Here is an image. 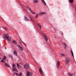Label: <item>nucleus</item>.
<instances>
[{"label":"nucleus","instance_id":"7c9ffc66","mask_svg":"<svg viewBox=\"0 0 76 76\" xmlns=\"http://www.w3.org/2000/svg\"><path fill=\"white\" fill-rule=\"evenodd\" d=\"M38 14H37V15H36V17H35V18H38Z\"/></svg>","mask_w":76,"mask_h":76},{"label":"nucleus","instance_id":"a19ab883","mask_svg":"<svg viewBox=\"0 0 76 76\" xmlns=\"http://www.w3.org/2000/svg\"><path fill=\"white\" fill-rule=\"evenodd\" d=\"M0 17H1V16H0Z\"/></svg>","mask_w":76,"mask_h":76},{"label":"nucleus","instance_id":"f8f14e48","mask_svg":"<svg viewBox=\"0 0 76 76\" xmlns=\"http://www.w3.org/2000/svg\"><path fill=\"white\" fill-rule=\"evenodd\" d=\"M4 65L6 67H8V68L10 67V66L9 64H7V63H5Z\"/></svg>","mask_w":76,"mask_h":76},{"label":"nucleus","instance_id":"ea45409f","mask_svg":"<svg viewBox=\"0 0 76 76\" xmlns=\"http://www.w3.org/2000/svg\"><path fill=\"white\" fill-rule=\"evenodd\" d=\"M1 58H0V60H1Z\"/></svg>","mask_w":76,"mask_h":76},{"label":"nucleus","instance_id":"f257e3e1","mask_svg":"<svg viewBox=\"0 0 76 76\" xmlns=\"http://www.w3.org/2000/svg\"><path fill=\"white\" fill-rule=\"evenodd\" d=\"M9 34H4V38L6 39V40H8L9 41H11V37H9Z\"/></svg>","mask_w":76,"mask_h":76},{"label":"nucleus","instance_id":"1a4fd4ad","mask_svg":"<svg viewBox=\"0 0 76 76\" xmlns=\"http://www.w3.org/2000/svg\"><path fill=\"white\" fill-rule=\"evenodd\" d=\"M43 35H44V37H45V39L46 41H48V38H47V36H46V35L45 34H44V33L43 34Z\"/></svg>","mask_w":76,"mask_h":76},{"label":"nucleus","instance_id":"a878e982","mask_svg":"<svg viewBox=\"0 0 76 76\" xmlns=\"http://www.w3.org/2000/svg\"><path fill=\"white\" fill-rule=\"evenodd\" d=\"M1 61L2 62V63H6V62H5L3 59H1Z\"/></svg>","mask_w":76,"mask_h":76},{"label":"nucleus","instance_id":"bb28decb","mask_svg":"<svg viewBox=\"0 0 76 76\" xmlns=\"http://www.w3.org/2000/svg\"><path fill=\"white\" fill-rule=\"evenodd\" d=\"M3 59H4V60H6V56H4L3 57Z\"/></svg>","mask_w":76,"mask_h":76},{"label":"nucleus","instance_id":"423d86ee","mask_svg":"<svg viewBox=\"0 0 76 76\" xmlns=\"http://www.w3.org/2000/svg\"><path fill=\"white\" fill-rule=\"evenodd\" d=\"M17 47H18V48H19L20 49V51H23V48L22 47H20V46L19 45H17Z\"/></svg>","mask_w":76,"mask_h":76},{"label":"nucleus","instance_id":"f03ea898","mask_svg":"<svg viewBox=\"0 0 76 76\" xmlns=\"http://www.w3.org/2000/svg\"><path fill=\"white\" fill-rule=\"evenodd\" d=\"M65 64L67 65L69 63V62L70 61V58H66L65 60Z\"/></svg>","mask_w":76,"mask_h":76},{"label":"nucleus","instance_id":"b1692460","mask_svg":"<svg viewBox=\"0 0 76 76\" xmlns=\"http://www.w3.org/2000/svg\"><path fill=\"white\" fill-rule=\"evenodd\" d=\"M71 55L72 56V57H74V55H73V51L72 50H71Z\"/></svg>","mask_w":76,"mask_h":76},{"label":"nucleus","instance_id":"6e6552de","mask_svg":"<svg viewBox=\"0 0 76 76\" xmlns=\"http://www.w3.org/2000/svg\"><path fill=\"white\" fill-rule=\"evenodd\" d=\"M27 76H32V73L31 72H28L27 74Z\"/></svg>","mask_w":76,"mask_h":76},{"label":"nucleus","instance_id":"a211bd4d","mask_svg":"<svg viewBox=\"0 0 76 76\" xmlns=\"http://www.w3.org/2000/svg\"><path fill=\"white\" fill-rule=\"evenodd\" d=\"M63 45H64V48L65 49H66L67 48V45H66V44L65 43H63Z\"/></svg>","mask_w":76,"mask_h":76},{"label":"nucleus","instance_id":"ddd939ff","mask_svg":"<svg viewBox=\"0 0 76 76\" xmlns=\"http://www.w3.org/2000/svg\"><path fill=\"white\" fill-rule=\"evenodd\" d=\"M33 1L34 3L35 4H37V3H38L39 1L37 0H33Z\"/></svg>","mask_w":76,"mask_h":76},{"label":"nucleus","instance_id":"58836bf2","mask_svg":"<svg viewBox=\"0 0 76 76\" xmlns=\"http://www.w3.org/2000/svg\"><path fill=\"white\" fill-rule=\"evenodd\" d=\"M22 7H23V8H24V7H23V5H22Z\"/></svg>","mask_w":76,"mask_h":76},{"label":"nucleus","instance_id":"72a5a7b5","mask_svg":"<svg viewBox=\"0 0 76 76\" xmlns=\"http://www.w3.org/2000/svg\"><path fill=\"white\" fill-rule=\"evenodd\" d=\"M19 76H22V73L21 72H20V73L19 74V75H18Z\"/></svg>","mask_w":76,"mask_h":76},{"label":"nucleus","instance_id":"f704fd0d","mask_svg":"<svg viewBox=\"0 0 76 76\" xmlns=\"http://www.w3.org/2000/svg\"><path fill=\"white\" fill-rule=\"evenodd\" d=\"M61 56L62 57V56H64V54H60Z\"/></svg>","mask_w":76,"mask_h":76},{"label":"nucleus","instance_id":"2eb2a0df","mask_svg":"<svg viewBox=\"0 0 76 76\" xmlns=\"http://www.w3.org/2000/svg\"><path fill=\"white\" fill-rule=\"evenodd\" d=\"M45 14H46L45 12H40L39 14V16H41L42 15H45Z\"/></svg>","mask_w":76,"mask_h":76},{"label":"nucleus","instance_id":"6ab92c4d","mask_svg":"<svg viewBox=\"0 0 76 76\" xmlns=\"http://www.w3.org/2000/svg\"><path fill=\"white\" fill-rule=\"evenodd\" d=\"M12 69H12L13 72H15H15H18V70H17V69H16L15 68H12Z\"/></svg>","mask_w":76,"mask_h":76},{"label":"nucleus","instance_id":"5701e85b","mask_svg":"<svg viewBox=\"0 0 76 76\" xmlns=\"http://www.w3.org/2000/svg\"><path fill=\"white\" fill-rule=\"evenodd\" d=\"M28 10H29L30 11V12H31V13H32V11L31 10V7H29V8H28Z\"/></svg>","mask_w":76,"mask_h":76},{"label":"nucleus","instance_id":"c85d7f7f","mask_svg":"<svg viewBox=\"0 0 76 76\" xmlns=\"http://www.w3.org/2000/svg\"><path fill=\"white\" fill-rule=\"evenodd\" d=\"M2 28H3L4 29V30H5V31H7V28L6 27H2Z\"/></svg>","mask_w":76,"mask_h":76},{"label":"nucleus","instance_id":"f3484780","mask_svg":"<svg viewBox=\"0 0 76 76\" xmlns=\"http://www.w3.org/2000/svg\"><path fill=\"white\" fill-rule=\"evenodd\" d=\"M12 44H15V45H16V44H17V43L15 41V40H12Z\"/></svg>","mask_w":76,"mask_h":76},{"label":"nucleus","instance_id":"20e7f679","mask_svg":"<svg viewBox=\"0 0 76 76\" xmlns=\"http://www.w3.org/2000/svg\"><path fill=\"white\" fill-rule=\"evenodd\" d=\"M56 66L57 69H59V68L60 67V63L59 62V61H58L57 62Z\"/></svg>","mask_w":76,"mask_h":76},{"label":"nucleus","instance_id":"2f4dec72","mask_svg":"<svg viewBox=\"0 0 76 76\" xmlns=\"http://www.w3.org/2000/svg\"><path fill=\"white\" fill-rule=\"evenodd\" d=\"M31 13L32 14H34V15H35V14H36V12H34L33 11Z\"/></svg>","mask_w":76,"mask_h":76},{"label":"nucleus","instance_id":"393cba45","mask_svg":"<svg viewBox=\"0 0 76 76\" xmlns=\"http://www.w3.org/2000/svg\"><path fill=\"white\" fill-rule=\"evenodd\" d=\"M9 57H10V58H12V55L11 54H9Z\"/></svg>","mask_w":76,"mask_h":76},{"label":"nucleus","instance_id":"0eeeda50","mask_svg":"<svg viewBox=\"0 0 76 76\" xmlns=\"http://www.w3.org/2000/svg\"><path fill=\"white\" fill-rule=\"evenodd\" d=\"M14 55L15 56H18V51L15 50L14 51Z\"/></svg>","mask_w":76,"mask_h":76},{"label":"nucleus","instance_id":"c756f323","mask_svg":"<svg viewBox=\"0 0 76 76\" xmlns=\"http://www.w3.org/2000/svg\"><path fill=\"white\" fill-rule=\"evenodd\" d=\"M30 18L31 20V22H34V21L32 18L31 17H30Z\"/></svg>","mask_w":76,"mask_h":76},{"label":"nucleus","instance_id":"39448f33","mask_svg":"<svg viewBox=\"0 0 76 76\" xmlns=\"http://www.w3.org/2000/svg\"><path fill=\"white\" fill-rule=\"evenodd\" d=\"M24 20L26 22H28V21H29V19L26 16H24Z\"/></svg>","mask_w":76,"mask_h":76},{"label":"nucleus","instance_id":"c9c22d12","mask_svg":"<svg viewBox=\"0 0 76 76\" xmlns=\"http://www.w3.org/2000/svg\"><path fill=\"white\" fill-rule=\"evenodd\" d=\"M22 42L23 43V44H24V45H26V44H25V43L24 42H23L22 41Z\"/></svg>","mask_w":76,"mask_h":76},{"label":"nucleus","instance_id":"e433bc0d","mask_svg":"<svg viewBox=\"0 0 76 76\" xmlns=\"http://www.w3.org/2000/svg\"><path fill=\"white\" fill-rule=\"evenodd\" d=\"M61 34H62V35H63V34L62 33V32H61Z\"/></svg>","mask_w":76,"mask_h":76},{"label":"nucleus","instance_id":"4c0bfd02","mask_svg":"<svg viewBox=\"0 0 76 76\" xmlns=\"http://www.w3.org/2000/svg\"><path fill=\"white\" fill-rule=\"evenodd\" d=\"M54 37H55V38H56V36H55Z\"/></svg>","mask_w":76,"mask_h":76},{"label":"nucleus","instance_id":"dca6fc26","mask_svg":"<svg viewBox=\"0 0 76 76\" xmlns=\"http://www.w3.org/2000/svg\"><path fill=\"white\" fill-rule=\"evenodd\" d=\"M41 0L42 1V3H43V4H44L45 6H46V5H47V4H46L45 2V1H44V0Z\"/></svg>","mask_w":76,"mask_h":76},{"label":"nucleus","instance_id":"9b49d317","mask_svg":"<svg viewBox=\"0 0 76 76\" xmlns=\"http://www.w3.org/2000/svg\"><path fill=\"white\" fill-rule=\"evenodd\" d=\"M17 67L18 69H22V66L19 64H17Z\"/></svg>","mask_w":76,"mask_h":76},{"label":"nucleus","instance_id":"473e14b6","mask_svg":"<svg viewBox=\"0 0 76 76\" xmlns=\"http://www.w3.org/2000/svg\"><path fill=\"white\" fill-rule=\"evenodd\" d=\"M74 8H75V10L76 12V5H74Z\"/></svg>","mask_w":76,"mask_h":76},{"label":"nucleus","instance_id":"412c9836","mask_svg":"<svg viewBox=\"0 0 76 76\" xmlns=\"http://www.w3.org/2000/svg\"><path fill=\"white\" fill-rule=\"evenodd\" d=\"M16 67V66L14 64H12V69H13L14 68H15Z\"/></svg>","mask_w":76,"mask_h":76},{"label":"nucleus","instance_id":"aec40b11","mask_svg":"<svg viewBox=\"0 0 76 76\" xmlns=\"http://www.w3.org/2000/svg\"><path fill=\"white\" fill-rule=\"evenodd\" d=\"M74 0H69V3H72L73 2Z\"/></svg>","mask_w":76,"mask_h":76},{"label":"nucleus","instance_id":"cd10ccee","mask_svg":"<svg viewBox=\"0 0 76 76\" xmlns=\"http://www.w3.org/2000/svg\"><path fill=\"white\" fill-rule=\"evenodd\" d=\"M67 74L68 75H69V76H72L73 75L71 73H68Z\"/></svg>","mask_w":76,"mask_h":76},{"label":"nucleus","instance_id":"9d476101","mask_svg":"<svg viewBox=\"0 0 76 76\" xmlns=\"http://www.w3.org/2000/svg\"><path fill=\"white\" fill-rule=\"evenodd\" d=\"M39 72H40V73L41 75L42 76V74H43V71H42V69H39Z\"/></svg>","mask_w":76,"mask_h":76},{"label":"nucleus","instance_id":"4be33fe9","mask_svg":"<svg viewBox=\"0 0 76 76\" xmlns=\"http://www.w3.org/2000/svg\"><path fill=\"white\" fill-rule=\"evenodd\" d=\"M17 75V76H19V74L16 73V72H15L13 73V75L14 76H15V75Z\"/></svg>","mask_w":76,"mask_h":76},{"label":"nucleus","instance_id":"7ed1b4c3","mask_svg":"<svg viewBox=\"0 0 76 76\" xmlns=\"http://www.w3.org/2000/svg\"><path fill=\"white\" fill-rule=\"evenodd\" d=\"M24 67L25 69H29V65L28 64H26L24 65Z\"/></svg>","mask_w":76,"mask_h":76},{"label":"nucleus","instance_id":"4468645a","mask_svg":"<svg viewBox=\"0 0 76 76\" xmlns=\"http://www.w3.org/2000/svg\"><path fill=\"white\" fill-rule=\"evenodd\" d=\"M37 25L39 26V28L40 29H41V28H42L41 25H40V24H39V23H37Z\"/></svg>","mask_w":76,"mask_h":76}]
</instances>
